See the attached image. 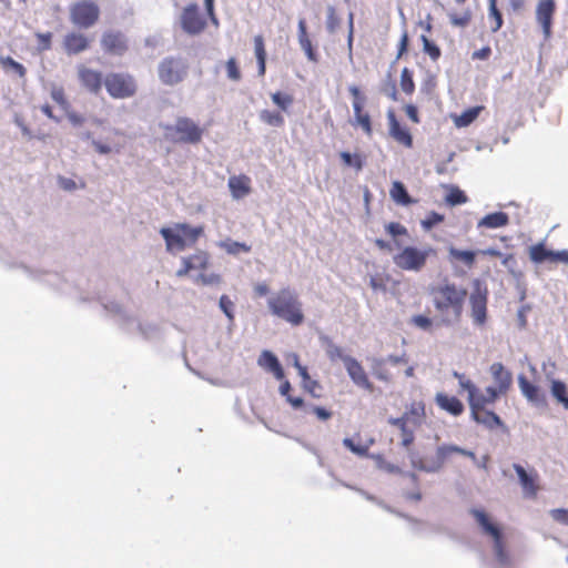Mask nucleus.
<instances>
[{
    "label": "nucleus",
    "instance_id": "obj_1",
    "mask_svg": "<svg viewBox=\"0 0 568 568\" xmlns=\"http://www.w3.org/2000/svg\"><path fill=\"white\" fill-rule=\"evenodd\" d=\"M429 296L439 325L450 326L460 321L467 297L466 288L445 280L430 286Z\"/></svg>",
    "mask_w": 568,
    "mask_h": 568
},
{
    "label": "nucleus",
    "instance_id": "obj_2",
    "mask_svg": "<svg viewBox=\"0 0 568 568\" xmlns=\"http://www.w3.org/2000/svg\"><path fill=\"white\" fill-rule=\"evenodd\" d=\"M267 304L273 315L292 326H300L304 322L302 303L297 294L288 287L280 290L268 300Z\"/></svg>",
    "mask_w": 568,
    "mask_h": 568
},
{
    "label": "nucleus",
    "instance_id": "obj_3",
    "mask_svg": "<svg viewBox=\"0 0 568 568\" xmlns=\"http://www.w3.org/2000/svg\"><path fill=\"white\" fill-rule=\"evenodd\" d=\"M160 233L165 241L166 250L170 253H178L193 246L203 234V227L176 223L172 226L162 227Z\"/></svg>",
    "mask_w": 568,
    "mask_h": 568
},
{
    "label": "nucleus",
    "instance_id": "obj_4",
    "mask_svg": "<svg viewBox=\"0 0 568 568\" xmlns=\"http://www.w3.org/2000/svg\"><path fill=\"white\" fill-rule=\"evenodd\" d=\"M398 251L393 255V263L402 271L419 272L427 263L430 256L436 255V250L432 246H404L397 247Z\"/></svg>",
    "mask_w": 568,
    "mask_h": 568
},
{
    "label": "nucleus",
    "instance_id": "obj_5",
    "mask_svg": "<svg viewBox=\"0 0 568 568\" xmlns=\"http://www.w3.org/2000/svg\"><path fill=\"white\" fill-rule=\"evenodd\" d=\"M496 400V393L493 389H485V393L469 398L468 404L471 418L489 429L504 426L503 420L497 414L485 408L486 405L494 404Z\"/></svg>",
    "mask_w": 568,
    "mask_h": 568
},
{
    "label": "nucleus",
    "instance_id": "obj_6",
    "mask_svg": "<svg viewBox=\"0 0 568 568\" xmlns=\"http://www.w3.org/2000/svg\"><path fill=\"white\" fill-rule=\"evenodd\" d=\"M470 513L478 523V525L481 527L483 531L491 536V538L494 539V549L497 560L501 565H507L509 562V557L503 541V534L500 528L490 521L489 517L484 510L471 509Z\"/></svg>",
    "mask_w": 568,
    "mask_h": 568
},
{
    "label": "nucleus",
    "instance_id": "obj_7",
    "mask_svg": "<svg viewBox=\"0 0 568 568\" xmlns=\"http://www.w3.org/2000/svg\"><path fill=\"white\" fill-rule=\"evenodd\" d=\"M204 130L190 118H179L173 126L168 128V136L173 142L197 144Z\"/></svg>",
    "mask_w": 568,
    "mask_h": 568
},
{
    "label": "nucleus",
    "instance_id": "obj_8",
    "mask_svg": "<svg viewBox=\"0 0 568 568\" xmlns=\"http://www.w3.org/2000/svg\"><path fill=\"white\" fill-rule=\"evenodd\" d=\"M488 287L480 280H474L469 296L470 316L477 326H484L487 321Z\"/></svg>",
    "mask_w": 568,
    "mask_h": 568
},
{
    "label": "nucleus",
    "instance_id": "obj_9",
    "mask_svg": "<svg viewBox=\"0 0 568 568\" xmlns=\"http://www.w3.org/2000/svg\"><path fill=\"white\" fill-rule=\"evenodd\" d=\"M100 18L99 6L91 0H80L70 7V20L79 28H91Z\"/></svg>",
    "mask_w": 568,
    "mask_h": 568
},
{
    "label": "nucleus",
    "instance_id": "obj_10",
    "mask_svg": "<svg viewBox=\"0 0 568 568\" xmlns=\"http://www.w3.org/2000/svg\"><path fill=\"white\" fill-rule=\"evenodd\" d=\"M104 87L110 97L114 99L131 98L136 92L135 80L129 73H109L104 79Z\"/></svg>",
    "mask_w": 568,
    "mask_h": 568
},
{
    "label": "nucleus",
    "instance_id": "obj_11",
    "mask_svg": "<svg viewBox=\"0 0 568 568\" xmlns=\"http://www.w3.org/2000/svg\"><path fill=\"white\" fill-rule=\"evenodd\" d=\"M189 65L181 58H165L159 64V78L166 85H175L187 74Z\"/></svg>",
    "mask_w": 568,
    "mask_h": 568
},
{
    "label": "nucleus",
    "instance_id": "obj_12",
    "mask_svg": "<svg viewBox=\"0 0 568 568\" xmlns=\"http://www.w3.org/2000/svg\"><path fill=\"white\" fill-rule=\"evenodd\" d=\"M348 92L353 97V124L359 126L366 135L371 136L373 134V125L371 115L368 111L365 110L366 97L356 85H351Z\"/></svg>",
    "mask_w": 568,
    "mask_h": 568
},
{
    "label": "nucleus",
    "instance_id": "obj_13",
    "mask_svg": "<svg viewBox=\"0 0 568 568\" xmlns=\"http://www.w3.org/2000/svg\"><path fill=\"white\" fill-rule=\"evenodd\" d=\"M180 23L185 33L196 36L204 31L206 19L201 14L197 4L190 3L183 9Z\"/></svg>",
    "mask_w": 568,
    "mask_h": 568
},
{
    "label": "nucleus",
    "instance_id": "obj_14",
    "mask_svg": "<svg viewBox=\"0 0 568 568\" xmlns=\"http://www.w3.org/2000/svg\"><path fill=\"white\" fill-rule=\"evenodd\" d=\"M489 373L495 382V386H488L486 389H493L496 393V399L500 395L507 394L513 385V375L501 363H493Z\"/></svg>",
    "mask_w": 568,
    "mask_h": 568
},
{
    "label": "nucleus",
    "instance_id": "obj_15",
    "mask_svg": "<svg viewBox=\"0 0 568 568\" xmlns=\"http://www.w3.org/2000/svg\"><path fill=\"white\" fill-rule=\"evenodd\" d=\"M344 366L349 378L356 386L371 393L374 390L373 383L369 381L363 365L356 358L346 356V358H344Z\"/></svg>",
    "mask_w": 568,
    "mask_h": 568
},
{
    "label": "nucleus",
    "instance_id": "obj_16",
    "mask_svg": "<svg viewBox=\"0 0 568 568\" xmlns=\"http://www.w3.org/2000/svg\"><path fill=\"white\" fill-rule=\"evenodd\" d=\"M556 12L555 0H539L536 7V20L542 29L545 39L550 38L552 19Z\"/></svg>",
    "mask_w": 568,
    "mask_h": 568
},
{
    "label": "nucleus",
    "instance_id": "obj_17",
    "mask_svg": "<svg viewBox=\"0 0 568 568\" xmlns=\"http://www.w3.org/2000/svg\"><path fill=\"white\" fill-rule=\"evenodd\" d=\"M102 49L112 55H122L128 50L124 34L120 31H106L101 38Z\"/></svg>",
    "mask_w": 568,
    "mask_h": 568
},
{
    "label": "nucleus",
    "instance_id": "obj_18",
    "mask_svg": "<svg viewBox=\"0 0 568 568\" xmlns=\"http://www.w3.org/2000/svg\"><path fill=\"white\" fill-rule=\"evenodd\" d=\"M210 264V255L205 251H197L194 254L182 258V267L178 270L176 276L184 277L191 271H204Z\"/></svg>",
    "mask_w": 568,
    "mask_h": 568
},
{
    "label": "nucleus",
    "instance_id": "obj_19",
    "mask_svg": "<svg viewBox=\"0 0 568 568\" xmlns=\"http://www.w3.org/2000/svg\"><path fill=\"white\" fill-rule=\"evenodd\" d=\"M388 119V133L400 145L410 149L413 146V136L406 126H403L394 111L387 112Z\"/></svg>",
    "mask_w": 568,
    "mask_h": 568
},
{
    "label": "nucleus",
    "instance_id": "obj_20",
    "mask_svg": "<svg viewBox=\"0 0 568 568\" xmlns=\"http://www.w3.org/2000/svg\"><path fill=\"white\" fill-rule=\"evenodd\" d=\"M514 469L519 478V483L526 497L535 498L539 490L538 474L531 469L529 473L519 464H514Z\"/></svg>",
    "mask_w": 568,
    "mask_h": 568
},
{
    "label": "nucleus",
    "instance_id": "obj_21",
    "mask_svg": "<svg viewBox=\"0 0 568 568\" xmlns=\"http://www.w3.org/2000/svg\"><path fill=\"white\" fill-rule=\"evenodd\" d=\"M78 75L81 84L94 94H98L101 91L102 84H104L101 72L84 65L79 67Z\"/></svg>",
    "mask_w": 568,
    "mask_h": 568
},
{
    "label": "nucleus",
    "instance_id": "obj_22",
    "mask_svg": "<svg viewBox=\"0 0 568 568\" xmlns=\"http://www.w3.org/2000/svg\"><path fill=\"white\" fill-rule=\"evenodd\" d=\"M398 418L405 420L409 427H414L416 429L419 428L426 420V409L424 402H413L407 407L405 413Z\"/></svg>",
    "mask_w": 568,
    "mask_h": 568
},
{
    "label": "nucleus",
    "instance_id": "obj_23",
    "mask_svg": "<svg viewBox=\"0 0 568 568\" xmlns=\"http://www.w3.org/2000/svg\"><path fill=\"white\" fill-rule=\"evenodd\" d=\"M435 403L442 410L455 417L460 416L465 410L464 404L458 397L443 392L435 395Z\"/></svg>",
    "mask_w": 568,
    "mask_h": 568
},
{
    "label": "nucleus",
    "instance_id": "obj_24",
    "mask_svg": "<svg viewBox=\"0 0 568 568\" xmlns=\"http://www.w3.org/2000/svg\"><path fill=\"white\" fill-rule=\"evenodd\" d=\"M89 47L90 40L79 32H70L63 39V48L68 54H78Z\"/></svg>",
    "mask_w": 568,
    "mask_h": 568
},
{
    "label": "nucleus",
    "instance_id": "obj_25",
    "mask_svg": "<svg viewBox=\"0 0 568 568\" xmlns=\"http://www.w3.org/2000/svg\"><path fill=\"white\" fill-rule=\"evenodd\" d=\"M257 364L265 371L271 372L276 379H284V369L278 358L272 352L263 351L257 359Z\"/></svg>",
    "mask_w": 568,
    "mask_h": 568
},
{
    "label": "nucleus",
    "instance_id": "obj_26",
    "mask_svg": "<svg viewBox=\"0 0 568 568\" xmlns=\"http://www.w3.org/2000/svg\"><path fill=\"white\" fill-rule=\"evenodd\" d=\"M402 362L405 361L398 356H389L387 358L378 359L373 366V374L379 381L389 382L393 378L389 366H396Z\"/></svg>",
    "mask_w": 568,
    "mask_h": 568
},
{
    "label": "nucleus",
    "instance_id": "obj_27",
    "mask_svg": "<svg viewBox=\"0 0 568 568\" xmlns=\"http://www.w3.org/2000/svg\"><path fill=\"white\" fill-rule=\"evenodd\" d=\"M123 136H124L123 132H121L116 129H112V130H110V136L108 138L109 142L104 143L101 141H93L92 143L98 153L109 154L113 151L119 152L122 149L123 142L120 141L119 139L123 138Z\"/></svg>",
    "mask_w": 568,
    "mask_h": 568
},
{
    "label": "nucleus",
    "instance_id": "obj_28",
    "mask_svg": "<svg viewBox=\"0 0 568 568\" xmlns=\"http://www.w3.org/2000/svg\"><path fill=\"white\" fill-rule=\"evenodd\" d=\"M229 187L234 199H243L251 192V179L245 174L232 175Z\"/></svg>",
    "mask_w": 568,
    "mask_h": 568
},
{
    "label": "nucleus",
    "instance_id": "obj_29",
    "mask_svg": "<svg viewBox=\"0 0 568 568\" xmlns=\"http://www.w3.org/2000/svg\"><path fill=\"white\" fill-rule=\"evenodd\" d=\"M388 423L399 430V433H400V445H402V447H404L405 449L408 450L412 447V445L414 444V442H415L416 428L409 427V425L406 424L405 420L399 419L397 417L389 418Z\"/></svg>",
    "mask_w": 568,
    "mask_h": 568
},
{
    "label": "nucleus",
    "instance_id": "obj_30",
    "mask_svg": "<svg viewBox=\"0 0 568 568\" xmlns=\"http://www.w3.org/2000/svg\"><path fill=\"white\" fill-rule=\"evenodd\" d=\"M518 386L520 388L521 394L532 403H544L545 395L541 393L540 388L528 381L525 375L518 376Z\"/></svg>",
    "mask_w": 568,
    "mask_h": 568
},
{
    "label": "nucleus",
    "instance_id": "obj_31",
    "mask_svg": "<svg viewBox=\"0 0 568 568\" xmlns=\"http://www.w3.org/2000/svg\"><path fill=\"white\" fill-rule=\"evenodd\" d=\"M254 42V52L257 60L258 65V75L263 77L266 71V50L264 38L262 34H257L253 39Z\"/></svg>",
    "mask_w": 568,
    "mask_h": 568
},
{
    "label": "nucleus",
    "instance_id": "obj_32",
    "mask_svg": "<svg viewBox=\"0 0 568 568\" xmlns=\"http://www.w3.org/2000/svg\"><path fill=\"white\" fill-rule=\"evenodd\" d=\"M550 393L558 404L568 410V388L567 385L559 381L552 379L550 385Z\"/></svg>",
    "mask_w": 568,
    "mask_h": 568
},
{
    "label": "nucleus",
    "instance_id": "obj_33",
    "mask_svg": "<svg viewBox=\"0 0 568 568\" xmlns=\"http://www.w3.org/2000/svg\"><path fill=\"white\" fill-rule=\"evenodd\" d=\"M321 342L325 346L326 355L331 362H335L337 359H342L344 362V358H346L347 355H344L343 348L336 345L329 336H322Z\"/></svg>",
    "mask_w": 568,
    "mask_h": 568
},
{
    "label": "nucleus",
    "instance_id": "obj_34",
    "mask_svg": "<svg viewBox=\"0 0 568 568\" xmlns=\"http://www.w3.org/2000/svg\"><path fill=\"white\" fill-rule=\"evenodd\" d=\"M529 257L535 263H542L545 261H549L552 263L554 260V251L546 248V246L541 243L532 245L529 248Z\"/></svg>",
    "mask_w": 568,
    "mask_h": 568
},
{
    "label": "nucleus",
    "instance_id": "obj_35",
    "mask_svg": "<svg viewBox=\"0 0 568 568\" xmlns=\"http://www.w3.org/2000/svg\"><path fill=\"white\" fill-rule=\"evenodd\" d=\"M448 254L452 262H460L467 267H471L476 261V253L473 251H462L450 247Z\"/></svg>",
    "mask_w": 568,
    "mask_h": 568
},
{
    "label": "nucleus",
    "instance_id": "obj_36",
    "mask_svg": "<svg viewBox=\"0 0 568 568\" xmlns=\"http://www.w3.org/2000/svg\"><path fill=\"white\" fill-rule=\"evenodd\" d=\"M484 110L483 105H477L465 110L460 115L456 116L454 122L456 126L463 128L468 126L473 123L479 115V113Z\"/></svg>",
    "mask_w": 568,
    "mask_h": 568
},
{
    "label": "nucleus",
    "instance_id": "obj_37",
    "mask_svg": "<svg viewBox=\"0 0 568 568\" xmlns=\"http://www.w3.org/2000/svg\"><path fill=\"white\" fill-rule=\"evenodd\" d=\"M488 18L491 32H497L503 27L504 20L497 7V0H488Z\"/></svg>",
    "mask_w": 568,
    "mask_h": 568
},
{
    "label": "nucleus",
    "instance_id": "obj_38",
    "mask_svg": "<svg viewBox=\"0 0 568 568\" xmlns=\"http://www.w3.org/2000/svg\"><path fill=\"white\" fill-rule=\"evenodd\" d=\"M389 193H390L392 199L397 204L407 205V204L412 203V199L408 195L405 185L399 181H395L393 183Z\"/></svg>",
    "mask_w": 568,
    "mask_h": 568
},
{
    "label": "nucleus",
    "instance_id": "obj_39",
    "mask_svg": "<svg viewBox=\"0 0 568 568\" xmlns=\"http://www.w3.org/2000/svg\"><path fill=\"white\" fill-rule=\"evenodd\" d=\"M260 120L270 126H283L284 116L280 111L262 110L260 112Z\"/></svg>",
    "mask_w": 568,
    "mask_h": 568
},
{
    "label": "nucleus",
    "instance_id": "obj_40",
    "mask_svg": "<svg viewBox=\"0 0 568 568\" xmlns=\"http://www.w3.org/2000/svg\"><path fill=\"white\" fill-rule=\"evenodd\" d=\"M0 65L6 71L12 70L20 78H24L27 74V69L21 63H19L18 61H16L13 58H11L9 55L0 57Z\"/></svg>",
    "mask_w": 568,
    "mask_h": 568
},
{
    "label": "nucleus",
    "instance_id": "obj_41",
    "mask_svg": "<svg viewBox=\"0 0 568 568\" xmlns=\"http://www.w3.org/2000/svg\"><path fill=\"white\" fill-rule=\"evenodd\" d=\"M292 389L291 383L288 381L282 382L280 386V393L282 396L286 398V400L291 404V406L295 409L304 406V399L302 397H294L290 394Z\"/></svg>",
    "mask_w": 568,
    "mask_h": 568
},
{
    "label": "nucleus",
    "instance_id": "obj_42",
    "mask_svg": "<svg viewBox=\"0 0 568 568\" xmlns=\"http://www.w3.org/2000/svg\"><path fill=\"white\" fill-rule=\"evenodd\" d=\"M508 223V215H485L478 223V226L497 229Z\"/></svg>",
    "mask_w": 568,
    "mask_h": 568
},
{
    "label": "nucleus",
    "instance_id": "obj_43",
    "mask_svg": "<svg viewBox=\"0 0 568 568\" xmlns=\"http://www.w3.org/2000/svg\"><path fill=\"white\" fill-rule=\"evenodd\" d=\"M341 160L343 161L344 165L346 166H353L357 171H361L365 163V158L362 154L355 153L351 154L348 152H341L339 154Z\"/></svg>",
    "mask_w": 568,
    "mask_h": 568
},
{
    "label": "nucleus",
    "instance_id": "obj_44",
    "mask_svg": "<svg viewBox=\"0 0 568 568\" xmlns=\"http://www.w3.org/2000/svg\"><path fill=\"white\" fill-rule=\"evenodd\" d=\"M57 182L60 189H62L65 192H72L77 189H84L85 182L82 179H79V181H75L71 178H65L62 175H59L57 178Z\"/></svg>",
    "mask_w": 568,
    "mask_h": 568
},
{
    "label": "nucleus",
    "instance_id": "obj_45",
    "mask_svg": "<svg viewBox=\"0 0 568 568\" xmlns=\"http://www.w3.org/2000/svg\"><path fill=\"white\" fill-rule=\"evenodd\" d=\"M229 254L237 255L240 253H248L251 246L245 243H240L231 240H226L220 244Z\"/></svg>",
    "mask_w": 568,
    "mask_h": 568
},
{
    "label": "nucleus",
    "instance_id": "obj_46",
    "mask_svg": "<svg viewBox=\"0 0 568 568\" xmlns=\"http://www.w3.org/2000/svg\"><path fill=\"white\" fill-rule=\"evenodd\" d=\"M454 376L458 379L460 388L468 393V399L480 394L476 385L469 378H466L464 374L455 372Z\"/></svg>",
    "mask_w": 568,
    "mask_h": 568
},
{
    "label": "nucleus",
    "instance_id": "obj_47",
    "mask_svg": "<svg viewBox=\"0 0 568 568\" xmlns=\"http://www.w3.org/2000/svg\"><path fill=\"white\" fill-rule=\"evenodd\" d=\"M446 202L454 206L467 202V195L463 190L457 186H452L445 197Z\"/></svg>",
    "mask_w": 568,
    "mask_h": 568
},
{
    "label": "nucleus",
    "instance_id": "obj_48",
    "mask_svg": "<svg viewBox=\"0 0 568 568\" xmlns=\"http://www.w3.org/2000/svg\"><path fill=\"white\" fill-rule=\"evenodd\" d=\"M50 95L52 100L58 103L63 111H68L70 109V103L65 97L64 89L59 85H52Z\"/></svg>",
    "mask_w": 568,
    "mask_h": 568
},
{
    "label": "nucleus",
    "instance_id": "obj_49",
    "mask_svg": "<svg viewBox=\"0 0 568 568\" xmlns=\"http://www.w3.org/2000/svg\"><path fill=\"white\" fill-rule=\"evenodd\" d=\"M423 51L429 55L433 61H437L440 58L442 51L437 44L432 42L427 36L422 34Z\"/></svg>",
    "mask_w": 568,
    "mask_h": 568
},
{
    "label": "nucleus",
    "instance_id": "obj_50",
    "mask_svg": "<svg viewBox=\"0 0 568 568\" xmlns=\"http://www.w3.org/2000/svg\"><path fill=\"white\" fill-rule=\"evenodd\" d=\"M271 99L282 111H287L294 101L291 94L282 93L280 91L272 93Z\"/></svg>",
    "mask_w": 568,
    "mask_h": 568
},
{
    "label": "nucleus",
    "instance_id": "obj_51",
    "mask_svg": "<svg viewBox=\"0 0 568 568\" xmlns=\"http://www.w3.org/2000/svg\"><path fill=\"white\" fill-rule=\"evenodd\" d=\"M400 89L406 94H412L415 90L413 72L408 68H404L400 73Z\"/></svg>",
    "mask_w": 568,
    "mask_h": 568
},
{
    "label": "nucleus",
    "instance_id": "obj_52",
    "mask_svg": "<svg viewBox=\"0 0 568 568\" xmlns=\"http://www.w3.org/2000/svg\"><path fill=\"white\" fill-rule=\"evenodd\" d=\"M386 232L393 237L394 245L396 247H399L402 245L400 242L398 241V236L407 235V229L404 225L395 222L388 223L386 225Z\"/></svg>",
    "mask_w": 568,
    "mask_h": 568
},
{
    "label": "nucleus",
    "instance_id": "obj_53",
    "mask_svg": "<svg viewBox=\"0 0 568 568\" xmlns=\"http://www.w3.org/2000/svg\"><path fill=\"white\" fill-rule=\"evenodd\" d=\"M389 282V275L385 273H376L371 276L369 285L374 291H386Z\"/></svg>",
    "mask_w": 568,
    "mask_h": 568
},
{
    "label": "nucleus",
    "instance_id": "obj_54",
    "mask_svg": "<svg viewBox=\"0 0 568 568\" xmlns=\"http://www.w3.org/2000/svg\"><path fill=\"white\" fill-rule=\"evenodd\" d=\"M449 21L454 27L464 28L471 21L470 10H465L463 13H450Z\"/></svg>",
    "mask_w": 568,
    "mask_h": 568
},
{
    "label": "nucleus",
    "instance_id": "obj_55",
    "mask_svg": "<svg viewBox=\"0 0 568 568\" xmlns=\"http://www.w3.org/2000/svg\"><path fill=\"white\" fill-rule=\"evenodd\" d=\"M302 387L314 398H321L323 395V386L316 379L311 378L306 383H302Z\"/></svg>",
    "mask_w": 568,
    "mask_h": 568
},
{
    "label": "nucleus",
    "instance_id": "obj_56",
    "mask_svg": "<svg viewBox=\"0 0 568 568\" xmlns=\"http://www.w3.org/2000/svg\"><path fill=\"white\" fill-rule=\"evenodd\" d=\"M227 78L232 81H240L242 78L237 61L235 58H230L225 64Z\"/></svg>",
    "mask_w": 568,
    "mask_h": 568
},
{
    "label": "nucleus",
    "instance_id": "obj_57",
    "mask_svg": "<svg viewBox=\"0 0 568 568\" xmlns=\"http://www.w3.org/2000/svg\"><path fill=\"white\" fill-rule=\"evenodd\" d=\"M220 308L223 311V313L226 315V317L233 322L234 320V313L233 307L234 303L231 301V298L227 295H222L220 297Z\"/></svg>",
    "mask_w": 568,
    "mask_h": 568
},
{
    "label": "nucleus",
    "instance_id": "obj_58",
    "mask_svg": "<svg viewBox=\"0 0 568 568\" xmlns=\"http://www.w3.org/2000/svg\"><path fill=\"white\" fill-rule=\"evenodd\" d=\"M301 48L305 52L307 59L312 62H317V54L312 45V41L310 38L300 39L298 40Z\"/></svg>",
    "mask_w": 568,
    "mask_h": 568
},
{
    "label": "nucleus",
    "instance_id": "obj_59",
    "mask_svg": "<svg viewBox=\"0 0 568 568\" xmlns=\"http://www.w3.org/2000/svg\"><path fill=\"white\" fill-rule=\"evenodd\" d=\"M439 455L442 457H449L452 454H460L463 456L467 455V449H464L462 447L455 446V445H446L438 448Z\"/></svg>",
    "mask_w": 568,
    "mask_h": 568
},
{
    "label": "nucleus",
    "instance_id": "obj_60",
    "mask_svg": "<svg viewBox=\"0 0 568 568\" xmlns=\"http://www.w3.org/2000/svg\"><path fill=\"white\" fill-rule=\"evenodd\" d=\"M36 38L38 40V49L41 51H47L51 48L52 34L50 32L47 33H36Z\"/></svg>",
    "mask_w": 568,
    "mask_h": 568
},
{
    "label": "nucleus",
    "instance_id": "obj_61",
    "mask_svg": "<svg viewBox=\"0 0 568 568\" xmlns=\"http://www.w3.org/2000/svg\"><path fill=\"white\" fill-rule=\"evenodd\" d=\"M222 281L221 278V275L219 274H203L201 273L197 278H196V282L197 283H201L203 285H214V284H220Z\"/></svg>",
    "mask_w": 568,
    "mask_h": 568
},
{
    "label": "nucleus",
    "instance_id": "obj_62",
    "mask_svg": "<svg viewBox=\"0 0 568 568\" xmlns=\"http://www.w3.org/2000/svg\"><path fill=\"white\" fill-rule=\"evenodd\" d=\"M293 365L297 369V373L302 378V383H306L312 378L308 374L307 368L300 363V357L297 354L293 355Z\"/></svg>",
    "mask_w": 568,
    "mask_h": 568
},
{
    "label": "nucleus",
    "instance_id": "obj_63",
    "mask_svg": "<svg viewBox=\"0 0 568 568\" xmlns=\"http://www.w3.org/2000/svg\"><path fill=\"white\" fill-rule=\"evenodd\" d=\"M327 29L331 32H334L336 28L339 26V18L336 14V11L333 7H329L327 10Z\"/></svg>",
    "mask_w": 568,
    "mask_h": 568
},
{
    "label": "nucleus",
    "instance_id": "obj_64",
    "mask_svg": "<svg viewBox=\"0 0 568 568\" xmlns=\"http://www.w3.org/2000/svg\"><path fill=\"white\" fill-rule=\"evenodd\" d=\"M412 322L414 325H416L417 327L425 329V331L429 329L433 325L432 318H429L425 315H415L412 318Z\"/></svg>",
    "mask_w": 568,
    "mask_h": 568
}]
</instances>
